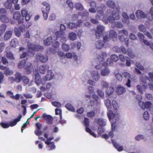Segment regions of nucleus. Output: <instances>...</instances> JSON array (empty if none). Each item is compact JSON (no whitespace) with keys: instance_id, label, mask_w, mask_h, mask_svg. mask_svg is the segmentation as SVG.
<instances>
[{"instance_id":"obj_8","label":"nucleus","mask_w":153,"mask_h":153,"mask_svg":"<svg viewBox=\"0 0 153 153\" xmlns=\"http://www.w3.org/2000/svg\"><path fill=\"white\" fill-rule=\"evenodd\" d=\"M119 32L118 38L121 41H124L125 42L126 45L127 46L128 40V38H125L123 36V35H125L126 36L128 35L127 31L123 29V30L119 31Z\"/></svg>"},{"instance_id":"obj_13","label":"nucleus","mask_w":153,"mask_h":153,"mask_svg":"<svg viewBox=\"0 0 153 153\" xmlns=\"http://www.w3.org/2000/svg\"><path fill=\"white\" fill-rule=\"evenodd\" d=\"M84 119V124L86 126L85 130L86 131L94 137H96L97 136L96 134L94 132H92L91 130L88 127L89 125V119L86 117H85Z\"/></svg>"},{"instance_id":"obj_28","label":"nucleus","mask_w":153,"mask_h":153,"mask_svg":"<svg viewBox=\"0 0 153 153\" xmlns=\"http://www.w3.org/2000/svg\"><path fill=\"white\" fill-rule=\"evenodd\" d=\"M116 91L118 94L120 95L125 92V89L123 87L119 86L117 88Z\"/></svg>"},{"instance_id":"obj_3","label":"nucleus","mask_w":153,"mask_h":153,"mask_svg":"<svg viewBox=\"0 0 153 153\" xmlns=\"http://www.w3.org/2000/svg\"><path fill=\"white\" fill-rule=\"evenodd\" d=\"M83 77L86 79L92 78L95 81H98L100 78V73L97 71L93 70L91 72H87L84 74Z\"/></svg>"},{"instance_id":"obj_19","label":"nucleus","mask_w":153,"mask_h":153,"mask_svg":"<svg viewBox=\"0 0 153 153\" xmlns=\"http://www.w3.org/2000/svg\"><path fill=\"white\" fill-rule=\"evenodd\" d=\"M95 122L101 126H104L106 125V120L102 118H96L95 120Z\"/></svg>"},{"instance_id":"obj_12","label":"nucleus","mask_w":153,"mask_h":153,"mask_svg":"<svg viewBox=\"0 0 153 153\" xmlns=\"http://www.w3.org/2000/svg\"><path fill=\"white\" fill-rule=\"evenodd\" d=\"M54 76V74L52 73V71L48 70L46 76H44L42 78V83H43V82L49 81L53 79Z\"/></svg>"},{"instance_id":"obj_64","label":"nucleus","mask_w":153,"mask_h":153,"mask_svg":"<svg viewBox=\"0 0 153 153\" xmlns=\"http://www.w3.org/2000/svg\"><path fill=\"white\" fill-rule=\"evenodd\" d=\"M97 93L100 97H104V93L100 89L97 90Z\"/></svg>"},{"instance_id":"obj_53","label":"nucleus","mask_w":153,"mask_h":153,"mask_svg":"<svg viewBox=\"0 0 153 153\" xmlns=\"http://www.w3.org/2000/svg\"><path fill=\"white\" fill-rule=\"evenodd\" d=\"M4 73L6 75L8 76L12 74H13V72L10 70L9 68H7L5 70Z\"/></svg>"},{"instance_id":"obj_38","label":"nucleus","mask_w":153,"mask_h":153,"mask_svg":"<svg viewBox=\"0 0 153 153\" xmlns=\"http://www.w3.org/2000/svg\"><path fill=\"white\" fill-rule=\"evenodd\" d=\"M104 45V43L102 41L99 40L96 44V46L97 48L100 49L102 48Z\"/></svg>"},{"instance_id":"obj_62","label":"nucleus","mask_w":153,"mask_h":153,"mask_svg":"<svg viewBox=\"0 0 153 153\" xmlns=\"http://www.w3.org/2000/svg\"><path fill=\"white\" fill-rule=\"evenodd\" d=\"M143 116L145 120H148L149 119V114L147 111H145L143 114Z\"/></svg>"},{"instance_id":"obj_54","label":"nucleus","mask_w":153,"mask_h":153,"mask_svg":"<svg viewBox=\"0 0 153 153\" xmlns=\"http://www.w3.org/2000/svg\"><path fill=\"white\" fill-rule=\"evenodd\" d=\"M0 124L2 127L4 128H7L10 127L9 123L1 122Z\"/></svg>"},{"instance_id":"obj_35","label":"nucleus","mask_w":153,"mask_h":153,"mask_svg":"<svg viewBox=\"0 0 153 153\" xmlns=\"http://www.w3.org/2000/svg\"><path fill=\"white\" fill-rule=\"evenodd\" d=\"M12 34V32L11 31H7L4 35V39L6 40L9 39L11 37Z\"/></svg>"},{"instance_id":"obj_17","label":"nucleus","mask_w":153,"mask_h":153,"mask_svg":"<svg viewBox=\"0 0 153 153\" xmlns=\"http://www.w3.org/2000/svg\"><path fill=\"white\" fill-rule=\"evenodd\" d=\"M36 58L37 61H40L42 62H47L48 59V58L47 56H44L42 54L40 53H38L36 55Z\"/></svg>"},{"instance_id":"obj_48","label":"nucleus","mask_w":153,"mask_h":153,"mask_svg":"<svg viewBox=\"0 0 153 153\" xmlns=\"http://www.w3.org/2000/svg\"><path fill=\"white\" fill-rule=\"evenodd\" d=\"M6 15L0 17L1 21L2 22L6 23H7L9 22V19L6 16Z\"/></svg>"},{"instance_id":"obj_61","label":"nucleus","mask_w":153,"mask_h":153,"mask_svg":"<svg viewBox=\"0 0 153 153\" xmlns=\"http://www.w3.org/2000/svg\"><path fill=\"white\" fill-rule=\"evenodd\" d=\"M144 138V136L142 135L138 134L135 137V139L137 141H140Z\"/></svg>"},{"instance_id":"obj_57","label":"nucleus","mask_w":153,"mask_h":153,"mask_svg":"<svg viewBox=\"0 0 153 153\" xmlns=\"http://www.w3.org/2000/svg\"><path fill=\"white\" fill-rule=\"evenodd\" d=\"M22 79L23 83L26 85L29 84V80L26 76H24L22 78Z\"/></svg>"},{"instance_id":"obj_18","label":"nucleus","mask_w":153,"mask_h":153,"mask_svg":"<svg viewBox=\"0 0 153 153\" xmlns=\"http://www.w3.org/2000/svg\"><path fill=\"white\" fill-rule=\"evenodd\" d=\"M55 35L57 39L59 38H61L60 41L62 42H65L66 41V39L65 35V33L64 32L58 31L56 33Z\"/></svg>"},{"instance_id":"obj_22","label":"nucleus","mask_w":153,"mask_h":153,"mask_svg":"<svg viewBox=\"0 0 153 153\" xmlns=\"http://www.w3.org/2000/svg\"><path fill=\"white\" fill-rule=\"evenodd\" d=\"M22 115L21 114H19V116L17 118H16L13 121H10L9 122V126L13 127L15 126L17 122H19L22 118Z\"/></svg>"},{"instance_id":"obj_46","label":"nucleus","mask_w":153,"mask_h":153,"mask_svg":"<svg viewBox=\"0 0 153 153\" xmlns=\"http://www.w3.org/2000/svg\"><path fill=\"white\" fill-rule=\"evenodd\" d=\"M112 105L115 110H117L119 108V105L117 102L115 100L112 101Z\"/></svg>"},{"instance_id":"obj_43","label":"nucleus","mask_w":153,"mask_h":153,"mask_svg":"<svg viewBox=\"0 0 153 153\" xmlns=\"http://www.w3.org/2000/svg\"><path fill=\"white\" fill-rule=\"evenodd\" d=\"M66 108L68 110L73 112L75 111L74 108L73 106L70 104L68 103L65 105Z\"/></svg>"},{"instance_id":"obj_37","label":"nucleus","mask_w":153,"mask_h":153,"mask_svg":"<svg viewBox=\"0 0 153 153\" xmlns=\"http://www.w3.org/2000/svg\"><path fill=\"white\" fill-rule=\"evenodd\" d=\"M18 41L16 39H13L10 42V45L13 47H16L18 45Z\"/></svg>"},{"instance_id":"obj_59","label":"nucleus","mask_w":153,"mask_h":153,"mask_svg":"<svg viewBox=\"0 0 153 153\" xmlns=\"http://www.w3.org/2000/svg\"><path fill=\"white\" fill-rule=\"evenodd\" d=\"M79 15H81L82 18L85 17L87 18L88 16V13L87 11H84L82 13L79 14Z\"/></svg>"},{"instance_id":"obj_34","label":"nucleus","mask_w":153,"mask_h":153,"mask_svg":"<svg viewBox=\"0 0 153 153\" xmlns=\"http://www.w3.org/2000/svg\"><path fill=\"white\" fill-rule=\"evenodd\" d=\"M137 88L140 93L143 94V91H144L146 88V86L144 85L142 86L138 85L137 86Z\"/></svg>"},{"instance_id":"obj_50","label":"nucleus","mask_w":153,"mask_h":153,"mask_svg":"<svg viewBox=\"0 0 153 153\" xmlns=\"http://www.w3.org/2000/svg\"><path fill=\"white\" fill-rule=\"evenodd\" d=\"M62 48L64 51H67L69 49L70 46L66 44H64L62 45Z\"/></svg>"},{"instance_id":"obj_55","label":"nucleus","mask_w":153,"mask_h":153,"mask_svg":"<svg viewBox=\"0 0 153 153\" xmlns=\"http://www.w3.org/2000/svg\"><path fill=\"white\" fill-rule=\"evenodd\" d=\"M96 112V110L94 111H92L89 112H88L87 113V116L89 117H94Z\"/></svg>"},{"instance_id":"obj_47","label":"nucleus","mask_w":153,"mask_h":153,"mask_svg":"<svg viewBox=\"0 0 153 153\" xmlns=\"http://www.w3.org/2000/svg\"><path fill=\"white\" fill-rule=\"evenodd\" d=\"M57 38L56 39H55L54 38L52 42V45L54 47L57 48L60 45L59 43L57 41H56L57 39Z\"/></svg>"},{"instance_id":"obj_51","label":"nucleus","mask_w":153,"mask_h":153,"mask_svg":"<svg viewBox=\"0 0 153 153\" xmlns=\"http://www.w3.org/2000/svg\"><path fill=\"white\" fill-rule=\"evenodd\" d=\"M7 12L4 8H2L0 10V17L3 16L7 15Z\"/></svg>"},{"instance_id":"obj_60","label":"nucleus","mask_w":153,"mask_h":153,"mask_svg":"<svg viewBox=\"0 0 153 153\" xmlns=\"http://www.w3.org/2000/svg\"><path fill=\"white\" fill-rule=\"evenodd\" d=\"M115 76L117 79L119 81H121L122 80V77L120 73H117L115 74Z\"/></svg>"},{"instance_id":"obj_31","label":"nucleus","mask_w":153,"mask_h":153,"mask_svg":"<svg viewBox=\"0 0 153 153\" xmlns=\"http://www.w3.org/2000/svg\"><path fill=\"white\" fill-rule=\"evenodd\" d=\"M54 38L51 36L48 37L46 39L44 40V45H49L51 42L53 41Z\"/></svg>"},{"instance_id":"obj_42","label":"nucleus","mask_w":153,"mask_h":153,"mask_svg":"<svg viewBox=\"0 0 153 153\" xmlns=\"http://www.w3.org/2000/svg\"><path fill=\"white\" fill-rule=\"evenodd\" d=\"M18 0H13V3L14 4L15 9L16 10H18L20 8V5L18 4Z\"/></svg>"},{"instance_id":"obj_32","label":"nucleus","mask_w":153,"mask_h":153,"mask_svg":"<svg viewBox=\"0 0 153 153\" xmlns=\"http://www.w3.org/2000/svg\"><path fill=\"white\" fill-rule=\"evenodd\" d=\"M112 143L114 147L119 152H121L123 150V147L118 145L116 142L112 140Z\"/></svg>"},{"instance_id":"obj_45","label":"nucleus","mask_w":153,"mask_h":153,"mask_svg":"<svg viewBox=\"0 0 153 153\" xmlns=\"http://www.w3.org/2000/svg\"><path fill=\"white\" fill-rule=\"evenodd\" d=\"M22 77L20 74L19 73H17L16 74V81L18 82H19L21 80Z\"/></svg>"},{"instance_id":"obj_52","label":"nucleus","mask_w":153,"mask_h":153,"mask_svg":"<svg viewBox=\"0 0 153 153\" xmlns=\"http://www.w3.org/2000/svg\"><path fill=\"white\" fill-rule=\"evenodd\" d=\"M75 6L76 9L80 10L83 9V7L82 4L79 3H76L75 4Z\"/></svg>"},{"instance_id":"obj_14","label":"nucleus","mask_w":153,"mask_h":153,"mask_svg":"<svg viewBox=\"0 0 153 153\" xmlns=\"http://www.w3.org/2000/svg\"><path fill=\"white\" fill-rule=\"evenodd\" d=\"M149 77L147 78L144 74H143L140 78L141 81L145 83L148 79L149 81L153 82V73L151 72L149 73Z\"/></svg>"},{"instance_id":"obj_30","label":"nucleus","mask_w":153,"mask_h":153,"mask_svg":"<svg viewBox=\"0 0 153 153\" xmlns=\"http://www.w3.org/2000/svg\"><path fill=\"white\" fill-rule=\"evenodd\" d=\"M111 27L114 28L115 27L118 28H122L123 25L121 22H116L111 25Z\"/></svg>"},{"instance_id":"obj_11","label":"nucleus","mask_w":153,"mask_h":153,"mask_svg":"<svg viewBox=\"0 0 153 153\" xmlns=\"http://www.w3.org/2000/svg\"><path fill=\"white\" fill-rule=\"evenodd\" d=\"M117 37V34L115 31L114 30H111L109 32V37H108L107 36H104L103 37L104 41L107 42L109 41L111 39L113 40H114Z\"/></svg>"},{"instance_id":"obj_49","label":"nucleus","mask_w":153,"mask_h":153,"mask_svg":"<svg viewBox=\"0 0 153 153\" xmlns=\"http://www.w3.org/2000/svg\"><path fill=\"white\" fill-rule=\"evenodd\" d=\"M7 57L9 59L13 60L14 57L13 53L10 52H8L7 53L6 55Z\"/></svg>"},{"instance_id":"obj_25","label":"nucleus","mask_w":153,"mask_h":153,"mask_svg":"<svg viewBox=\"0 0 153 153\" xmlns=\"http://www.w3.org/2000/svg\"><path fill=\"white\" fill-rule=\"evenodd\" d=\"M55 114L56 115H59L61 120L59 121V123L62 124L65 123V121L62 120V111L60 109L56 108L55 110Z\"/></svg>"},{"instance_id":"obj_26","label":"nucleus","mask_w":153,"mask_h":153,"mask_svg":"<svg viewBox=\"0 0 153 153\" xmlns=\"http://www.w3.org/2000/svg\"><path fill=\"white\" fill-rule=\"evenodd\" d=\"M110 73V71L108 68L102 69L101 71V75L102 76H108Z\"/></svg>"},{"instance_id":"obj_20","label":"nucleus","mask_w":153,"mask_h":153,"mask_svg":"<svg viewBox=\"0 0 153 153\" xmlns=\"http://www.w3.org/2000/svg\"><path fill=\"white\" fill-rule=\"evenodd\" d=\"M20 14L19 12L18 11L15 12L13 15V18L15 19L18 20L19 23H22L23 22V19H20Z\"/></svg>"},{"instance_id":"obj_36","label":"nucleus","mask_w":153,"mask_h":153,"mask_svg":"<svg viewBox=\"0 0 153 153\" xmlns=\"http://www.w3.org/2000/svg\"><path fill=\"white\" fill-rule=\"evenodd\" d=\"M107 5L109 7L114 9L115 7V5L114 2L111 0H108L106 2Z\"/></svg>"},{"instance_id":"obj_56","label":"nucleus","mask_w":153,"mask_h":153,"mask_svg":"<svg viewBox=\"0 0 153 153\" xmlns=\"http://www.w3.org/2000/svg\"><path fill=\"white\" fill-rule=\"evenodd\" d=\"M54 139L53 137H52L50 138H48L47 140L45 141V143L46 144L48 145L49 146L50 144L53 143V142H51L50 141L53 140Z\"/></svg>"},{"instance_id":"obj_44","label":"nucleus","mask_w":153,"mask_h":153,"mask_svg":"<svg viewBox=\"0 0 153 153\" xmlns=\"http://www.w3.org/2000/svg\"><path fill=\"white\" fill-rule=\"evenodd\" d=\"M123 76L126 79H128L131 78V75L130 74L126 72H124L122 73Z\"/></svg>"},{"instance_id":"obj_58","label":"nucleus","mask_w":153,"mask_h":153,"mask_svg":"<svg viewBox=\"0 0 153 153\" xmlns=\"http://www.w3.org/2000/svg\"><path fill=\"white\" fill-rule=\"evenodd\" d=\"M51 103L53 105L57 107H60L62 106L60 103L57 102H52Z\"/></svg>"},{"instance_id":"obj_5","label":"nucleus","mask_w":153,"mask_h":153,"mask_svg":"<svg viewBox=\"0 0 153 153\" xmlns=\"http://www.w3.org/2000/svg\"><path fill=\"white\" fill-rule=\"evenodd\" d=\"M42 4L43 6L42 7L41 10L43 17L45 20H46L48 17V13L50 10V5L46 1L42 2Z\"/></svg>"},{"instance_id":"obj_15","label":"nucleus","mask_w":153,"mask_h":153,"mask_svg":"<svg viewBox=\"0 0 153 153\" xmlns=\"http://www.w3.org/2000/svg\"><path fill=\"white\" fill-rule=\"evenodd\" d=\"M21 13L23 17H25L27 21H29L30 19L31 15L29 13L27 10L25 8H23L21 11Z\"/></svg>"},{"instance_id":"obj_1","label":"nucleus","mask_w":153,"mask_h":153,"mask_svg":"<svg viewBox=\"0 0 153 153\" xmlns=\"http://www.w3.org/2000/svg\"><path fill=\"white\" fill-rule=\"evenodd\" d=\"M100 6L97 7V15L96 17V19H101L106 24L108 22L113 23L115 20L120 19V16L119 13L120 11V9L119 7H117L114 10H108L105 14H104L103 10L100 9Z\"/></svg>"},{"instance_id":"obj_23","label":"nucleus","mask_w":153,"mask_h":153,"mask_svg":"<svg viewBox=\"0 0 153 153\" xmlns=\"http://www.w3.org/2000/svg\"><path fill=\"white\" fill-rule=\"evenodd\" d=\"M13 0H7L4 3V6L7 9H10L12 7Z\"/></svg>"},{"instance_id":"obj_27","label":"nucleus","mask_w":153,"mask_h":153,"mask_svg":"<svg viewBox=\"0 0 153 153\" xmlns=\"http://www.w3.org/2000/svg\"><path fill=\"white\" fill-rule=\"evenodd\" d=\"M121 51L123 53L125 54L127 52L128 55L131 58H133L134 57V55L132 52L129 51L128 50L127 52L125 48L123 47H121Z\"/></svg>"},{"instance_id":"obj_7","label":"nucleus","mask_w":153,"mask_h":153,"mask_svg":"<svg viewBox=\"0 0 153 153\" xmlns=\"http://www.w3.org/2000/svg\"><path fill=\"white\" fill-rule=\"evenodd\" d=\"M136 15L137 18L139 19L144 18L146 17L149 20H151L153 18V7H152L151 8L149 14V15L151 16L149 17L148 16H146L143 11L140 10H137Z\"/></svg>"},{"instance_id":"obj_24","label":"nucleus","mask_w":153,"mask_h":153,"mask_svg":"<svg viewBox=\"0 0 153 153\" xmlns=\"http://www.w3.org/2000/svg\"><path fill=\"white\" fill-rule=\"evenodd\" d=\"M42 117L45 119L49 124H51L53 119L52 117L50 115L44 114H42Z\"/></svg>"},{"instance_id":"obj_39","label":"nucleus","mask_w":153,"mask_h":153,"mask_svg":"<svg viewBox=\"0 0 153 153\" xmlns=\"http://www.w3.org/2000/svg\"><path fill=\"white\" fill-rule=\"evenodd\" d=\"M47 69V67L46 65H41L39 67V71L41 73L44 74L45 73Z\"/></svg>"},{"instance_id":"obj_21","label":"nucleus","mask_w":153,"mask_h":153,"mask_svg":"<svg viewBox=\"0 0 153 153\" xmlns=\"http://www.w3.org/2000/svg\"><path fill=\"white\" fill-rule=\"evenodd\" d=\"M34 76L35 82L37 85H39L41 83L42 84H44L45 82H43V83H42V79H41L40 75L38 73H36L34 74Z\"/></svg>"},{"instance_id":"obj_41","label":"nucleus","mask_w":153,"mask_h":153,"mask_svg":"<svg viewBox=\"0 0 153 153\" xmlns=\"http://www.w3.org/2000/svg\"><path fill=\"white\" fill-rule=\"evenodd\" d=\"M111 59L108 58L107 60V62H104L103 66L106 67L107 65H111L113 64V62Z\"/></svg>"},{"instance_id":"obj_4","label":"nucleus","mask_w":153,"mask_h":153,"mask_svg":"<svg viewBox=\"0 0 153 153\" xmlns=\"http://www.w3.org/2000/svg\"><path fill=\"white\" fill-rule=\"evenodd\" d=\"M26 62L25 60H21L18 64V67L19 68H22L24 67V68L28 72V74L30 73L33 70V67L31 63L30 62H27L26 65L25 64Z\"/></svg>"},{"instance_id":"obj_6","label":"nucleus","mask_w":153,"mask_h":153,"mask_svg":"<svg viewBox=\"0 0 153 153\" xmlns=\"http://www.w3.org/2000/svg\"><path fill=\"white\" fill-rule=\"evenodd\" d=\"M136 98L139 101L138 102L139 105L142 109H144L145 108H151L152 104L151 102L148 101L144 102L140 101L142 99V97L140 95H137Z\"/></svg>"},{"instance_id":"obj_29","label":"nucleus","mask_w":153,"mask_h":153,"mask_svg":"<svg viewBox=\"0 0 153 153\" xmlns=\"http://www.w3.org/2000/svg\"><path fill=\"white\" fill-rule=\"evenodd\" d=\"M68 37L70 40L72 41L76 40L77 38V35L76 33L73 32L69 33Z\"/></svg>"},{"instance_id":"obj_16","label":"nucleus","mask_w":153,"mask_h":153,"mask_svg":"<svg viewBox=\"0 0 153 153\" xmlns=\"http://www.w3.org/2000/svg\"><path fill=\"white\" fill-rule=\"evenodd\" d=\"M104 29V27L101 25H98L97 26V29L96 31V35L97 39H99L102 36Z\"/></svg>"},{"instance_id":"obj_9","label":"nucleus","mask_w":153,"mask_h":153,"mask_svg":"<svg viewBox=\"0 0 153 153\" xmlns=\"http://www.w3.org/2000/svg\"><path fill=\"white\" fill-rule=\"evenodd\" d=\"M106 53H102L100 55L97 56V59L100 62V63L95 66L96 69L97 70H100L101 69L102 66H103L104 63L102 61L104 58L106 57Z\"/></svg>"},{"instance_id":"obj_2","label":"nucleus","mask_w":153,"mask_h":153,"mask_svg":"<svg viewBox=\"0 0 153 153\" xmlns=\"http://www.w3.org/2000/svg\"><path fill=\"white\" fill-rule=\"evenodd\" d=\"M105 105L108 110L107 114L110 121L111 122V131L109 132L108 134H104L102 136L103 138L107 139L109 138H112L113 136V133L115 130L116 127L115 121L118 120L120 116L118 112L116 111L113 112L110 109L111 108L112 104L110 100L107 99L105 101Z\"/></svg>"},{"instance_id":"obj_33","label":"nucleus","mask_w":153,"mask_h":153,"mask_svg":"<svg viewBox=\"0 0 153 153\" xmlns=\"http://www.w3.org/2000/svg\"><path fill=\"white\" fill-rule=\"evenodd\" d=\"M7 27L5 24H3L0 26V36H2L4 33Z\"/></svg>"},{"instance_id":"obj_63","label":"nucleus","mask_w":153,"mask_h":153,"mask_svg":"<svg viewBox=\"0 0 153 153\" xmlns=\"http://www.w3.org/2000/svg\"><path fill=\"white\" fill-rule=\"evenodd\" d=\"M15 33L16 35L18 37H20L21 36V32L18 29V28H16L14 29Z\"/></svg>"},{"instance_id":"obj_40","label":"nucleus","mask_w":153,"mask_h":153,"mask_svg":"<svg viewBox=\"0 0 153 153\" xmlns=\"http://www.w3.org/2000/svg\"><path fill=\"white\" fill-rule=\"evenodd\" d=\"M114 91V89L112 87H109L106 89V92L108 95H111Z\"/></svg>"},{"instance_id":"obj_10","label":"nucleus","mask_w":153,"mask_h":153,"mask_svg":"<svg viewBox=\"0 0 153 153\" xmlns=\"http://www.w3.org/2000/svg\"><path fill=\"white\" fill-rule=\"evenodd\" d=\"M27 46L29 48V51H28V52H31V56H33L34 54V53L32 51H38L42 48V47H41L39 45H36L30 43H28Z\"/></svg>"}]
</instances>
